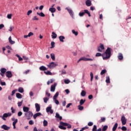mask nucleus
Masks as SVG:
<instances>
[{
	"instance_id": "obj_1",
	"label": "nucleus",
	"mask_w": 131,
	"mask_h": 131,
	"mask_svg": "<svg viewBox=\"0 0 131 131\" xmlns=\"http://www.w3.org/2000/svg\"><path fill=\"white\" fill-rule=\"evenodd\" d=\"M111 51L112 49L108 47L105 52V54L102 55V58L103 60H106V59H109L111 57Z\"/></svg>"
},
{
	"instance_id": "obj_2",
	"label": "nucleus",
	"mask_w": 131,
	"mask_h": 131,
	"mask_svg": "<svg viewBox=\"0 0 131 131\" xmlns=\"http://www.w3.org/2000/svg\"><path fill=\"white\" fill-rule=\"evenodd\" d=\"M65 10H68V13H69L71 17H72V19H75L74 17V12H73L72 9H71L70 7H67L65 8Z\"/></svg>"
},
{
	"instance_id": "obj_3",
	"label": "nucleus",
	"mask_w": 131,
	"mask_h": 131,
	"mask_svg": "<svg viewBox=\"0 0 131 131\" xmlns=\"http://www.w3.org/2000/svg\"><path fill=\"white\" fill-rule=\"evenodd\" d=\"M84 14H88L89 17H91V13H90L88 10H84L82 12H79V17H83Z\"/></svg>"
},
{
	"instance_id": "obj_4",
	"label": "nucleus",
	"mask_w": 131,
	"mask_h": 131,
	"mask_svg": "<svg viewBox=\"0 0 131 131\" xmlns=\"http://www.w3.org/2000/svg\"><path fill=\"white\" fill-rule=\"evenodd\" d=\"M10 116H12V113H4L3 116H0V118H1L3 120H6V118L10 117Z\"/></svg>"
},
{
	"instance_id": "obj_5",
	"label": "nucleus",
	"mask_w": 131,
	"mask_h": 131,
	"mask_svg": "<svg viewBox=\"0 0 131 131\" xmlns=\"http://www.w3.org/2000/svg\"><path fill=\"white\" fill-rule=\"evenodd\" d=\"M47 66L49 68H50V69H53L55 68V67L58 66V64H57V63H55L54 62H51L49 63V64H47Z\"/></svg>"
},
{
	"instance_id": "obj_6",
	"label": "nucleus",
	"mask_w": 131,
	"mask_h": 131,
	"mask_svg": "<svg viewBox=\"0 0 131 131\" xmlns=\"http://www.w3.org/2000/svg\"><path fill=\"white\" fill-rule=\"evenodd\" d=\"M60 124H61V125H63L64 126H67L68 128H71V127H72V126L69 123H65L62 121L60 122Z\"/></svg>"
},
{
	"instance_id": "obj_7",
	"label": "nucleus",
	"mask_w": 131,
	"mask_h": 131,
	"mask_svg": "<svg viewBox=\"0 0 131 131\" xmlns=\"http://www.w3.org/2000/svg\"><path fill=\"white\" fill-rule=\"evenodd\" d=\"M46 112L47 113L50 112V114H53V113H54V111L52 110V105H50V106H48L46 108Z\"/></svg>"
},
{
	"instance_id": "obj_8",
	"label": "nucleus",
	"mask_w": 131,
	"mask_h": 131,
	"mask_svg": "<svg viewBox=\"0 0 131 131\" xmlns=\"http://www.w3.org/2000/svg\"><path fill=\"white\" fill-rule=\"evenodd\" d=\"M1 73H0V75L1 76L4 77L5 76V73L7 72V69L6 68H2L0 70Z\"/></svg>"
},
{
	"instance_id": "obj_9",
	"label": "nucleus",
	"mask_w": 131,
	"mask_h": 131,
	"mask_svg": "<svg viewBox=\"0 0 131 131\" xmlns=\"http://www.w3.org/2000/svg\"><path fill=\"white\" fill-rule=\"evenodd\" d=\"M121 121L122 125H125V124H126V119L125 118V116H122L121 117Z\"/></svg>"
},
{
	"instance_id": "obj_10",
	"label": "nucleus",
	"mask_w": 131,
	"mask_h": 131,
	"mask_svg": "<svg viewBox=\"0 0 131 131\" xmlns=\"http://www.w3.org/2000/svg\"><path fill=\"white\" fill-rule=\"evenodd\" d=\"M25 116L28 118L32 117V116H33V113H32L31 111H29L28 113H25Z\"/></svg>"
},
{
	"instance_id": "obj_11",
	"label": "nucleus",
	"mask_w": 131,
	"mask_h": 131,
	"mask_svg": "<svg viewBox=\"0 0 131 131\" xmlns=\"http://www.w3.org/2000/svg\"><path fill=\"white\" fill-rule=\"evenodd\" d=\"M6 76L8 78H11V77H12V76H13V74H12V72H11L10 71H8L6 72Z\"/></svg>"
},
{
	"instance_id": "obj_12",
	"label": "nucleus",
	"mask_w": 131,
	"mask_h": 131,
	"mask_svg": "<svg viewBox=\"0 0 131 131\" xmlns=\"http://www.w3.org/2000/svg\"><path fill=\"white\" fill-rule=\"evenodd\" d=\"M81 61H94L95 59L94 58H88L85 57H81Z\"/></svg>"
},
{
	"instance_id": "obj_13",
	"label": "nucleus",
	"mask_w": 131,
	"mask_h": 131,
	"mask_svg": "<svg viewBox=\"0 0 131 131\" xmlns=\"http://www.w3.org/2000/svg\"><path fill=\"white\" fill-rule=\"evenodd\" d=\"M104 49H105V47H104V45H103V44H101L100 47H98V52H102L103 50H104Z\"/></svg>"
},
{
	"instance_id": "obj_14",
	"label": "nucleus",
	"mask_w": 131,
	"mask_h": 131,
	"mask_svg": "<svg viewBox=\"0 0 131 131\" xmlns=\"http://www.w3.org/2000/svg\"><path fill=\"white\" fill-rule=\"evenodd\" d=\"M35 106L36 112H39L40 111V105L38 103H35Z\"/></svg>"
},
{
	"instance_id": "obj_15",
	"label": "nucleus",
	"mask_w": 131,
	"mask_h": 131,
	"mask_svg": "<svg viewBox=\"0 0 131 131\" xmlns=\"http://www.w3.org/2000/svg\"><path fill=\"white\" fill-rule=\"evenodd\" d=\"M1 128H2V129H4V130H9L10 127L9 126H7V125L4 124L1 126Z\"/></svg>"
},
{
	"instance_id": "obj_16",
	"label": "nucleus",
	"mask_w": 131,
	"mask_h": 131,
	"mask_svg": "<svg viewBox=\"0 0 131 131\" xmlns=\"http://www.w3.org/2000/svg\"><path fill=\"white\" fill-rule=\"evenodd\" d=\"M56 85L57 84L54 83V85H52L51 86V92H55V90H56Z\"/></svg>"
},
{
	"instance_id": "obj_17",
	"label": "nucleus",
	"mask_w": 131,
	"mask_h": 131,
	"mask_svg": "<svg viewBox=\"0 0 131 131\" xmlns=\"http://www.w3.org/2000/svg\"><path fill=\"white\" fill-rule=\"evenodd\" d=\"M85 4L87 7H91L92 6V1L91 0H87L85 2Z\"/></svg>"
},
{
	"instance_id": "obj_18",
	"label": "nucleus",
	"mask_w": 131,
	"mask_h": 131,
	"mask_svg": "<svg viewBox=\"0 0 131 131\" xmlns=\"http://www.w3.org/2000/svg\"><path fill=\"white\" fill-rule=\"evenodd\" d=\"M23 110L24 112H26V113H27L29 112V107L27 106H24L23 108Z\"/></svg>"
},
{
	"instance_id": "obj_19",
	"label": "nucleus",
	"mask_w": 131,
	"mask_h": 131,
	"mask_svg": "<svg viewBox=\"0 0 131 131\" xmlns=\"http://www.w3.org/2000/svg\"><path fill=\"white\" fill-rule=\"evenodd\" d=\"M41 115V114L40 113H37L33 115V118L34 119H36L37 117H38V116H40Z\"/></svg>"
},
{
	"instance_id": "obj_20",
	"label": "nucleus",
	"mask_w": 131,
	"mask_h": 131,
	"mask_svg": "<svg viewBox=\"0 0 131 131\" xmlns=\"http://www.w3.org/2000/svg\"><path fill=\"white\" fill-rule=\"evenodd\" d=\"M59 39L61 42H64V39H65V37L64 36H60L59 37Z\"/></svg>"
},
{
	"instance_id": "obj_21",
	"label": "nucleus",
	"mask_w": 131,
	"mask_h": 131,
	"mask_svg": "<svg viewBox=\"0 0 131 131\" xmlns=\"http://www.w3.org/2000/svg\"><path fill=\"white\" fill-rule=\"evenodd\" d=\"M39 70H40L41 71H46V70H47V69L46 67L42 66L39 67Z\"/></svg>"
},
{
	"instance_id": "obj_22",
	"label": "nucleus",
	"mask_w": 131,
	"mask_h": 131,
	"mask_svg": "<svg viewBox=\"0 0 131 131\" xmlns=\"http://www.w3.org/2000/svg\"><path fill=\"white\" fill-rule=\"evenodd\" d=\"M55 117L59 119V120H62V116H60V115L58 113H56Z\"/></svg>"
},
{
	"instance_id": "obj_23",
	"label": "nucleus",
	"mask_w": 131,
	"mask_h": 131,
	"mask_svg": "<svg viewBox=\"0 0 131 131\" xmlns=\"http://www.w3.org/2000/svg\"><path fill=\"white\" fill-rule=\"evenodd\" d=\"M9 42L10 45H14L15 43V41L12 40V37L11 36L9 37Z\"/></svg>"
},
{
	"instance_id": "obj_24",
	"label": "nucleus",
	"mask_w": 131,
	"mask_h": 131,
	"mask_svg": "<svg viewBox=\"0 0 131 131\" xmlns=\"http://www.w3.org/2000/svg\"><path fill=\"white\" fill-rule=\"evenodd\" d=\"M118 58L119 60H120V61H121V60H123V56L122 55V54L119 53V55L118 56Z\"/></svg>"
},
{
	"instance_id": "obj_25",
	"label": "nucleus",
	"mask_w": 131,
	"mask_h": 131,
	"mask_svg": "<svg viewBox=\"0 0 131 131\" xmlns=\"http://www.w3.org/2000/svg\"><path fill=\"white\" fill-rule=\"evenodd\" d=\"M52 38H53V39H55V38H57V34H56L55 33V32H53L52 33Z\"/></svg>"
},
{
	"instance_id": "obj_26",
	"label": "nucleus",
	"mask_w": 131,
	"mask_h": 131,
	"mask_svg": "<svg viewBox=\"0 0 131 131\" xmlns=\"http://www.w3.org/2000/svg\"><path fill=\"white\" fill-rule=\"evenodd\" d=\"M118 126V124L117 123H116L113 127L112 130L113 131L116 130V129L117 128Z\"/></svg>"
},
{
	"instance_id": "obj_27",
	"label": "nucleus",
	"mask_w": 131,
	"mask_h": 131,
	"mask_svg": "<svg viewBox=\"0 0 131 131\" xmlns=\"http://www.w3.org/2000/svg\"><path fill=\"white\" fill-rule=\"evenodd\" d=\"M16 97L17 99H22V95L20 93H16Z\"/></svg>"
},
{
	"instance_id": "obj_28",
	"label": "nucleus",
	"mask_w": 131,
	"mask_h": 131,
	"mask_svg": "<svg viewBox=\"0 0 131 131\" xmlns=\"http://www.w3.org/2000/svg\"><path fill=\"white\" fill-rule=\"evenodd\" d=\"M44 73H45V74H46V75H53V74L52 73V72H51L50 71H44Z\"/></svg>"
},
{
	"instance_id": "obj_29",
	"label": "nucleus",
	"mask_w": 131,
	"mask_h": 131,
	"mask_svg": "<svg viewBox=\"0 0 131 131\" xmlns=\"http://www.w3.org/2000/svg\"><path fill=\"white\" fill-rule=\"evenodd\" d=\"M56 8H50V9H49V11H50V12H51V13H55V12H56Z\"/></svg>"
},
{
	"instance_id": "obj_30",
	"label": "nucleus",
	"mask_w": 131,
	"mask_h": 131,
	"mask_svg": "<svg viewBox=\"0 0 131 131\" xmlns=\"http://www.w3.org/2000/svg\"><path fill=\"white\" fill-rule=\"evenodd\" d=\"M105 82L106 83H110V77L109 76L106 77Z\"/></svg>"
},
{
	"instance_id": "obj_31",
	"label": "nucleus",
	"mask_w": 131,
	"mask_h": 131,
	"mask_svg": "<svg viewBox=\"0 0 131 131\" xmlns=\"http://www.w3.org/2000/svg\"><path fill=\"white\" fill-rule=\"evenodd\" d=\"M84 103H85V99H81L80 100L79 104L80 105L82 106V105H83V104H84Z\"/></svg>"
},
{
	"instance_id": "obj_32",
	"label": "nucleus",
	"mask_w": 131,
	"mask_h": 131,
	"mask_svg": "<svg viewBox=\"0 0 131 131\" xmlns=\"http://www.w3.org/2000/svg\"><path fill=\"white\" fill-rule=\"evenodd\" d=\"M59 128H60V129H63L65 130L66 129V127H64V125L60 124L58 126Z\"/></svg>"
},
{
	"instance_id": "obj_33",
	"label": "nucleus",
	"mask_w": 131,
	"mask_h": 131,
	"mask_svg": "<svg viewBox=\"0 0 131 131\" xmlns=\"http://www.w3.org/2000/svg\"><path fill=\"white\" fill-rule=\"evenodd\" d=\"M86 95V92H85L84 90H82V92H81V96H82V97H85Z\"/></svg>"
},
{
	"instance_id": "obj_34",
	"label": "nucleus",
	"mask_w": 131,
	"mask_h": 131,
	"mask_svg": "<svg viewBox=\"0 0 131 131\" xmlns=\"http://www.w3.org/2000/svg\"><path fill=\"white\" fill-rule=\"evenodd\" d=\"M37 14L38 15V16H40V17L46 16V15H45L43 12H40V13L37 12Z\"/></svg>"
},
{
	"instance_id": "obj_35",
	"label": "nucleus",
	"mask_w": 131,
	"mask_h": 131,
	"mask_svg": "<svg viewBox=\"0 0 131 131\" xmlns=\"http://www.w3.org/2000/svg\"><path fill=\"white\" fill-rule=\"evenodd\" d=\"M72 32L73 34H74V35H75V36H77V35H78V32L75 31V30H72Z\"/></svg>"
},
{
	"instance_id": "obj_36",
	"label": "nucleus",
	"mask_w": 131,
	"mask_h": 131,
	"mask_svg": "<svg viewBox=\"0 0 131 131\" xmlns=\"http://www.w3.org/2000/svg\"><path fill=\"white\" fill-rule=\"evenodd\" d=\"M54 81H55V80H54V79H51L49 80L47 82L48 85H49L50 84V83H53V82H54Z\"/></svg>"
},
{
	"instance_id": "obj_37",
	"label": "nucleus",
	"mask_w": 131,
	"mask_h": 131,
	"mask_svg": "<svg viewBox=\"0 0 131 131\" xmlns=\"http://www.w3.org/2000/svg\"><path fill=\"white\" fill-rule=\"evenodd\" d=\"M51 58L53 60V61H55V54L54 53H51L50 54Z\"/></svg>"
},
{
	"instance_id": "obj_38",
	"label": "nucleus",
	"mask_w": 131,
	"mask_h": 131,
	"mask_svg": "<svg viewBox=\"0 0 131 131\" xmlns=\"http://www.w3.org/2000/svg\"><path fill=\"white\" fill-rule=\"evenodd\" d=\"M18 92L20 93H24V89H23V88L20 87L18 88Z\"/></svg>"
},
{
	"instance_id": "obj_39",
	"label": "nucleus",
	"mask_w": 131,
	"mask_h": 131,
	"mask_svg": "<svg viewBox=\"0 0 131 131\" xmlns=\"http://www.w3.org/2000/svg\"><path fill=\"white\" fill-rule=\"evenodd\" d=\"M78 110H79L80 111H82V110H83V106H82V105H80V104L78 106Z\"/></svg>"
},
{
	"instance_id": "obj_40",
	"label": "nucleus",
	"mask_w": 131,
	"mask_h": 131,
	"mask_svg": "<svg viewBox=\"0 0 131 131\" xmlns=\"http://www.w3.org/2000/svg\"><path fill=\"white\" fill-rule=\"evenodd\" d=\"M108 129V126L107 125H104L102 129V131H106L107 130V129Z\"/></svg>"
},
{
	"instance_id": "obj_41",
	"label": "nucleus",
	"mask_w": 131,
	"mask_h": 131,
	"mask_svg": "<svg viewBox=\"0 0 131 131\" xmlns=\"http://www.w3.org/2000/svg\"><path fill=\"white\" fill-rule=\"evenodd\" d=\"M43 126H47L48 125V121L44 120L43 121Z\"/></svg>"
},
{
	"instance_id": "obj_42",
	"label": "nucleus",
	"mask_w": 131,
	"mask_h": 131,
	"mask_svg": "<svg viewBox=\"0 0 131 131\" xmlns=\"http://www.w3.org/2000/svg\"><path fill=\"white\" fill-rule=\"evenodd\" d=\"M106 72H107V70H102L100 73V75H103V74H105V73H106Z\"/></svg>"
},
{
	"instance_id": "obj_43",
	"label": "nucleus",
	"mask_w": 131,
	"mask_h": 131,
	"mask_svg": "<svg viewBox=\"0 0 131 131\" xmlns=\"http://www.w3.org/2000/svg\"><path fill=\"white\" fill-rule=\"evenodd\" d=\"M58 96H59V92H57L55 95L53 96V99H57Z\"/></svg>"
},
{
	"instance_id": "obj_44",
	"label": "nucleus",
	"mask_w": 131,
	"mask_h": 131,
	"mask_svg": "<svg viewBox=\"0 0 131 131\" xmlns=\"http://www.w3.org/2000/svg\"><path fill=\"white\" fill-rule=\"evenodd\" d=\"M15 56H16V57L18 58L19 61H22V60H23V58H22V57H21L19 55L16 54Z\"/></svg>"
},
{
	"instance_id": "obj_45",
	"label": "nucleus",
	"mask_w": 131,
	"mask_h": 131,
	"mask_svg": "<svg viewBox=\"0 0 131 131\" xmlns=\"http://www.w3.org/2000/svg\"><path fill=\"white\" fill-rule=\"evenodd\" d=\"M90 76H91V81H93V79H94V74L93 72L90 73Z\"/></svg>"
},
{
	"instance_id": "obj_46",
	"label": "nucleus",
	"mask_w": 131,
	"mask_h": 131,
	"mask_svg": "<svg viewBox=\"0 0 131 131\" xmlns=\"http://www.w3.org/2000/svg\"><path fill=\"white\" fill-rule=\"evenodd\" d=\"M53 101L55 103V104H56V105H59V100L57 99H53Z\"/></svg>"
},
{
	"instance_id": "obj_47",
	"label": "nucleus",
	"mask_w": 131,
	"mask_h": 131,
	"mask_svg": "<svg viewBox=\"0 0 131 131\" xmlns=\"http://www.w3.org/2000/svg\"><path fill=\"white\" fill-rule=\"evenodd\" d=\"M44 103H48V101H49V98L48 97H45L43 98Z\"/></svg>"
},
{
	"instance_id": "obj_48",
	"label": "nucleus",
	"mask_w": 131,
	"mask_h": 131,
	"mask_svg": "<svg viewBox=\"0 0 131 131\" xmlns=\"http://www.w3.org/2000/svg\"><path fill=\"white\" fill-rule=\"evenodd\" d=\"M23 103V100H21V101L20 102H18V107H21L22 106V103Z\"/></svg>"
},
{
	"instance_id": "obj_49",
	"label": "nucleus",
	"mask_w": 131,
	"mask_h": 131,
	"mask_svg": "<svg viewBox=\"0 0 131 131\" xmlns=\"http://www.w3.org/2000/svg\"><path fill=\"white\" fill-rule=\"evenodd\" d=\"M64 83H66V84H68L69 83H70V80L69 79L64 80Z\"/></svg>"
},
{
	"instance_id": "obj_50",
	"label": "nucleus",
	"mask_w": 131,
	"mask_h": 131,
	"mask_svg": "<svg viewBox=\"0 0 131 131\" xmlns=\"http://www.w3.org/2000/svg\"><path fill=\"white\" fill-rule=\"evenodd\" d=\"M67 73L66 72V71L64 69L62 70L61 71V75H64L65 74H66Z\"/></svg>"
},
{
	"instance_id": "obj_51",
	"label": "nucleus",
	"mask_w": 131,
	"mask_h": 131,
	"mask_svg": "<svg viewBox=\"0 0 131 131\" xmlns=\"http://www.w3.org/2000/svg\"><path fill=\"white\" fill-rule=\"evenodd\" d=\"M121 129L123 131H126L127 130V128H126V127L124 126H123L122 127H121Z\"/></svg>"
},
{
	"instance_id": "obj_52",
	"label": "nucleus",
	"mask_w": 131,
	"mask_h": 131,
	"mask_svg": "<svg viewBox=\"0 0 131 131\" xmlns=\"http://www.w3.org/2000/svg\"><path fill=\"white\" fill-rule=\"evenodd\" d=\"M53 48H55V42L52 41L51 49H53Z\"/></svg>"
},
{
	"instance_id": "obj_53",
	"label": "nucleus",
	"mask_w": 131,
	"mask_h": 131,
	"mask_svg": "<svg viewBox=\"0 0 131 131\" xmlns=\"http://www.w3.org/2000/svg\"><path fill=\"white\" fill-rule=\"evenodd\" d=\"M92 131H97V125H94L92 129Z\"/></svg>"
},
{
	"instance_id": "obj_54",
	"label": "nucleus",
	"mask_w": 131,
	"mask_h": 131,
	"mask_svg": "<svg viewBox=\"0 0 131 131\" xmlns=\"http://www.w3.org/2000/svg\"><path fill=\"white\" fill-rule=\"evenodd\" d=\"M0 83L1 85H6V82H2L1 79H0Z\"/></svg>"
},
{
	"instance_id": "obj_55",
	"label": "nucleus",
	"mask_w": 131,
	"mask_h": 131,
	"mask_svg": "<svg viewBox=\"0 0 131 131\" xmlns=\"http://www.w3.org/2000/svg\"><path fill=\"white\" fill-rule=\"evenodd\" d=\"M101 56H102V54L100 53H97L96 54L95 57H101Z\"/></svg>"
},
{
	"instance_id": "obj_56",
	"label": "nucleus",
	"mask_w": 131,
	"mask_h": 131,
	"mask_svg": "<svg viewBox=\"0 0 131 131\" xmlns=\"http://www.w3.org/2000/svg\"><path fill=\"white\" fill-rule=\"evenodd\" d=\"M31 13H32V10H29L27 13V16H29V15H30Z\"/></svg>"
},
{
	"instance_id": "obj_57",
	"label": "nucleus",
	"mask_w": 131,
	"mask_h": 131,
	"mask_svg": "<svg viewBox=\"0 0 131 131\" xmlns=\"http://www.w3.org/2000/svg\"><path fill=\"white\" fill-rule=\"evenodd\" d=\"M8 19H12V14H9L7 15Z\"/></svg>"
},
{
	"instance_id": "obj_58",
	"label": "nucleus",
	"mask_w": 131,
	"mask_h": 131,
	"mask_svg": "<svg viewBox=\"0 0 131 131\" xmlns=\"http://www.w3.org/2000/svg\"><path fill=\"white\" fill-rule=\"evenodd\" d=\"M22 114H23V113H22V112H19L17 114V115L19 117H20V116H22Z\"/></svg>"
},
{
	"instance_id": "obj_59",
	"label": "nucleus",
	"mask_w": 131,
	"mask_h": 131,
	"mask_svg": "<svg viewBox=\"0 0 131 131\" xmlns=\"http://www.w3.org/2000/svg\"><path fill=\"white\" fill-rule=\"evenodd\" d=\"M29 123L30 125H32V124H34V122L33 120H30Z\"/></svg>"
},
{
	"instance_id": "obj_60",
	"label": "nucleus",
	"mask_w": 131,
	"mask_h": 131,
	"mask_svg": "<svg viewBox=\"0 0 131 131\" xmlns=\"http://www.w3.org/2000/svg\"><path fill=\"white\" fill-rule=\"evenodd\" d=\"M32 20H33V21H34V20H36V21H38V18L37 17V16H34L33 18H32Z\"/></svg>"
},
{
	"instance_id": "obj_61",
	"label": "nucleus",
	"mask_w": 131,
	"mask_h": 131,
	"mask_svg": "<svg viewBox=\"0 0 131 131\" xmlns=\"http://www.w3.org/2000/svg\"><path fill=\"white\" fill-rule=\"evenodd\" d=\"M88 124L89 126H92L94 124V123L93 122H89Z\"/></svg>"
},
{
	"instance_id": "obj_62",
	"label": "nucleus",
	"mask_w": 131,
	"mask_h": 131,
	"mask_svg": "<svg viewBox=\"0 0 131 131\" xmlns=\"http://www.w3.org/2000/svg\"><path fill=\"white\" fill-rule=\"evenodd\" d=\"M18 122V119H16L15 120L13 121L12 124H16Z\"/></svg>"
},
{
	"instance_id": "obj_63",
	"label": "nucleus",
	"mask_w": 131,
	"mask_h": 131,
	"mask_svg": "<svg viewBox=\"0 0 131 131\" xmlns=\"http://www.w3.org/2000/svg\"><path fill=\"white\" fill-rule=\"evenodd\" d=\"M28 35L29 37H30V36H32V35H33V33L30 32V33H29Z\"/></svg>"
},
{
	"instance_id": "obj_64",
	"label": "nucleus",
	"mask_w": 131,
	"mask_h": 131,
	"mask_svg": "<svg viewBox=\"0 0 131 131\" xmlns=\"http://www.w3.org/2000/svg\"><path fill=\"white\" fill-rule=\"evenodd\" d=\"M106 120V118L105 117L101 118V122H104Z\"/></svg>"
}]
</instances>
